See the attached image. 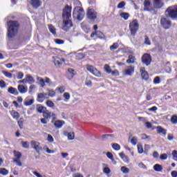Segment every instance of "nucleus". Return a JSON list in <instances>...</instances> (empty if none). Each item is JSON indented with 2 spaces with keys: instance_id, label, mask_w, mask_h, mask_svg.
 <instances>
[{
  "instance_id": "nucleus-1",
  "label": "nucleus",
  "mask_w": 177,
  "mask_h": 177,
  "mask_svg": "<svg viewBox=\"0 0 177 177\" xmlns=\"http://www.w3.org/2000/svg\"><path fill=\"white\" fill-rule=\"evenodd\" d=\"M63 19L62 30H64V31H68V30L73 27V22L71 21V8H70V7H67L64 10Z\"/></svg>"
},
{
  "instance_id": "nucleus-2",
  "label": "nucleus",
  "mask_w": 177,
  "mask_h": 177,
  "mask_svg": "<svg viewBox=\"0 0 177 177\" xmlns=\"http://www.w3.org/2000/svg\"><path fill=\"white\" fill-rule=\"evenodd\" d=\"M8 38H13L19 30V23L15 21H10L8 22Z\"/></svg>"
},
{
  "instance_id": "nucleus-3",
  "label": "nucleus",
  "mask_w": 177,
  "mask_h": 177,
  "mask_svg": "<svg viewBox=\"0 0 177 177\" xmlns=\"http://www.w3.org/2000/svg\"><path fill=\"white\" fill-rule=\"evenodd\" d=\"M84 16H85V11H84V9L80 8V7H75L73 10V17L75 19H77V20H82L84 19Z\"/></svg>"
},
{
  "instance_id": "nucleus-4",
  "label": "nucleus",
  "mask_w": 177,
  "mask_h": 177,
  "mask_svg": "<svg viewBox=\"0 0 177 177\" xmlns=\"http://www.w3.org/2000/svg\"><path fill=\"white\" fill-rule=\"evenodd\" d=\"M165 14L171 19H177V6L169 7L165 11Z\"/></svg>"
},
{
  "instance_id": "nucleus-5",
  "label": "nucleus",
  "mask_w": 177,
  "mask_h": 177,
  "mask_svg": "<svg viewBox=\"0 0 177 177\" xmlns=\"http://www.w3.org/2000/svg\"><path fill=\"white\" fill-rule=\"evenodd\" d=\"M129 30L131 32V35H136V33L139 30V23H138L136 19L129 24Z\"/></svg>"
},
{
  "instance_id": "nucleus-6",
  "label": "nucleus",
  "mask_w": 177,
  "mask_h": 177,
  "mask_svg": "<svg viewBox=\"0 0 177 177\" xmlns=\"http://www.w3.org/2000/svg\"><path fill=\"white\" fill-rule=\"evenodd\" d=\"M86 70L89 71V73H92L95 77H102V73L99 71L96 68L93 67L91 65H86Z\"/></svg>"
},
{
  "instance_id": "nucleus-7",
  "label": "nucleus",
  "mask_w": 177,
  "mask_h": 177,
  "mask_svg": "<svg viewBox=\"0 0 177 177\" xmlns=\"http://www.w3.org/2000/svg\"><path fill=\"white\" fill-rule=\"evenodd\" d=\"M135 73V67L132 66H127L125 67L124 70L122 71V75L124 76L131 77Z\"/></svg>"
},
{
  "instance_id": "nucleus-8",
  "label": "nucleus",
  "mask_w": 177,
  "mask_h": 177,
  "mask_svg": "<svg viewBox=\"0 0 177 177\" xmlns=\"http://www.w3.org/2000/svg\"><path fill=\"white\" fill-rule=\"evenodd\" d=\"M30 146L33 150L37 153V154H40L41 150H42V147L41 146V143L38 141H30Z\"/></svg>"
},
{
  "instance_id": "nucleus-9",
  "label": "nucleus",
  "mask_w": 177,
  "mask_h": 177,
  "mask_svg": "<svg viewBox=\"0 0 177 177\" xmlns=\"http://www.w3.org/2000/svg\"><path fill=\"white\" fill-rule=\"evenodd\" d=\"M142 62L145 66H150V63H151V55L147 53L144 54L142 57Z\"/></svg>"
},
{
  "instance_id": "nucleus-10",
  "label": "nucleus",
  "mask_w": 177,
  "mask_h": 177,
  "mask_svg": "<svg viewBox=\"0 0 177 177\" xmlns=\"http://www.w3.org/2000/svg\"><path fill=\"white\" fill-rule=\"evenodd\" d=\"M161 26L165 28V30H168V28H170L172 26V23L171 21L167 19V18H162L160 20Z\"/></svg>"
},
{
  "instance_id": "nucleus-11",
  "label": "nucleus",
  "mask_w": 177,
  "mask_h": 177,
  "mask_svg": "<svg viewBox=\"0 0 177 177\" xmlns=\"http://www.w3.org/2000/svg\"><path fill=\"white\" fill-rule=\"evenodd\" d=\"M53 61L56 67H60L62 64H64L66 60L63 58H59V57H53Z\"/></svg>"
},
{
  "instance_id": "nucleus-12",
  "label": "nucleus",
  "mask_w": 177,
  "mask_h": 177,
  "mask_svg": "<svg viewBox=\"0 0 177 177\" xmlns=\"http://www.w3.org/2000/svg\"><path fill=\"white\" fill-rule=\"evenodd\" d=\"M97 15V13L96 12V11H95V10L88 8L87 12V17L90 20H95V19H96Z\"/></svg>"
},
{
  "instance_id": "nucleus-13",
  "label": "nucleus",
  "mask_w": 177,
  "mask_h": 177,
  "mask_svg": "<svg viewBox=\"0 0 177 177\" xmlns=\"http://www.w3.org/2000/svg\"><path fill=\"white\" fill-rule=\"evenodd\" d=\"M153 5L156 9H160V8H162L164 3H162V0H153Z\"/></svg>"
},
{
  "instance_id": "nucleus-14",
  "label": "nucleus",
  "mask_w": 177,
  "mask_h": 177,
  "mask_svg": "<svg viewBox=\"0 0 177 177\" xmlns=\"http://www.w3.org/2000/svg\"><path fill=\"white\" fill-rule=\"evenodd\" d=\"M44 117H45V118H56V114H55L53 112H50L49 111H46L44 112Z\"/></svg>"
},
{
  "instance_id": "nucleus-15",
  "label": "nucleus",
  "mask_w": 177,
  "mask_h": 177,
  "mask_svg": "<svg viewBox=\"0 0 177 177\" xmlns=\"http://www.w3.org/2000/svg\"><path fill=\"white\" fill-rule=\"evenodd\" d=\"M140 71L141 73V77L142 80H145V81H147V80H149V73L146 72L145 68H140Z\"/></svg>"
},
{
  "instance_id": "nucleus-16",
  "label": "nucleus",
  "mask_w": 177,
  "mask_h": 177,
  "mask_svg": "<svg viewBox=\"0 0 177 177\" xmlns=\"http://www.w3.org/2000/svg\"><path fill=\"white\" fill-rule=\"evenodd\" d=\"M119 156L126 164H129V157L125 155L123 152L119 153Z\"/></svg>"
},
{
  "instance_id": "nucleus-17",
  "label": "nucleus",
  "mask_w": 177,
  "mask_h": 177,
  "mask_svg": "<svg viewBox=\"0 0 177 177\" xmlns=\"http://www.w3.org/2000/svg\"><path fill=\"white\" fill-rule=\"evenodd\" d=\"M17 88L20 93H27V91H28V88L27 86L21 84L18 85Z\"/></svg>"
},
{
  "instance_id": "nucleus-18",
  "label": "nucleus",
  "mask_w": 177,
  "mask_h": 177,
  "mask_svg": "<svg viewBox=\"0 0 177 177\" xmlns=\"http://www.w3.org/2000/svg\"><path fill=\"white\" fill-rule=\"evenodd\" d=\"M36 109L37 113H40V114H42V113L44 114L45 112L46 111V107L43 106L41 104L37 105Z\"/></svg>"
},
{
  "instance_id": "nucleus-19",
  "label": "nucleus",
  "mask_w": 177,
  "mask_h": 177,
  "mask_svg": "<svg viewBox=\"0 0 177 177\" xmlns=\"http://www.w3.org/2000/svg\"><path fill=\"white\" fill-rule=\"evenodd\" d=\"M8 92L11 95H15V96H17V95H19V91H17V88L12 86L8 88Z\"/></svg>"
},
{
  "instance_id": "nucleus-20",
  "label": "nucleus",
  "mask_w": 177,
  "mask_h": 177,
  "mask_svg": "<svg viewBox=\"0 0 177 177\" xmlns=\"http://www.w3.org/2000/svg\"><path fill=\"white\" fill-rule=\"evenodd\" d=\"M25 81L27 84V82H28V84H34V82H35V81L34 80V77H32V76H31V75H26L25 76Z\"/></svg>"
},
{
  "instance_id": "nucleus-21",
  "label": "nucleus",
  "mask_w": 177,
  "mask_h": 177,
  "mask_svg": "<svg viewBox=\"0 0 177 177\" xmlns=\"http://www.w3.org/2000/svg\"><path fill=\"white\" fill-rule=\"evenodd\" d=\"M31 5L35 8V9H37L41 6V1L39 0H31Z\"/></svg>"
},
{
  "instance_id": "nucleus-22",
  "label": "nucleus",
  "mask_w": 177,
  "mask_h": 177,
  "mask_svg": "<svg viewBox=\"0 0 177 177\" xmlns=\"http://www.w3.org/2000/svg\"><path fill=\"white\" fill-rule=\"evenodd\" d=\"M156 132L158 133H162L163 136L167 135V130L162 128L161 126H158L156 127Z\"/></svg>"
},
{
  "instance_id": "nucleus-23",
  "label": "nucleus",
  "mask_w": 177,
  "mask_h": 177,
  "mask_svg": "<svg viewBox=\"0 0 177 177\" xmlns=\"http://www.w3.org/2000/svg\"><path fill=\"white\" fill-rule=\"evenodd\" d=\"M144 10H150V8H151V3H150V0H145L144 1Z\"/></svg>"
},
{
  "instance_id": "nucleus-24",
  "label": "nucleus",
  "mask_w": 177,
  "mask_h": 177,
  "mask_svg": "<svg viewBox=\"0 0 177 177\" xmlns=\"http://www.w3.org/2000/svg\"><path fill=\"white\" fill-rule=\"evenodd\" d=\"M135 60H136V58H135V56L130 55H129V58L127 60V63L128 64H133V63H135Z\"/></svg>"
},
{
  "instance_id": "nucleus-25",
  "label": "nucleus",
  "mask_w": 177,
  "mask_h": 177,
  "mask_svg": "<svg viewBox=\"0 0 177 177\" xmlns=\"http://www.w3.org/2000/svg\"><path fill=\"white\" fill-rule=\"evenodd\" d=\"M140 138L142 140H146L147 142H150V140H151V137L150 136H147L146 133L141 134Z\"/></svg>"
},
{
  "instance_id": "nucleus-26",
  "label": "nucleus",
  "mask_w": 177,
  "mask_h": 177,
  "mask_svg": "<svg viewBox=\"0 0 177 177\" xmlns=\"http://www.w3.org/2000/svg\"><path fill=\"white\" fill-rule=\"evenodd\" d=\"M44 99H45V93H40L37 95V102L42 103V102H44Z\"/></svg>"
},
{
  "instance_id": "nucleus-27",
  "label": "nucleus",
  "mask_w": 177,
  "mask_h": 177,
  "mask_svg": "<svg viewBox=\"0 0 177 177\" xmlns=\"http://www.w3.org/2000/svg\"><path fill=\"white\" fill-rule=\"evenodd\" d=\"M68 77L69 80H72V78H74V75H75V73H74V70L73 68H68Z\"/></svg>"
},
{
  "instance_id": "nucleus-28",
  "label": "nucleus",
  "mask_w": 177,
  "mask_h": 177,
  "mask_svg": "<svg viewBox=\"0 0 177 177\" xmlns=\"http://www.w3.org/2000/svg\"><path fill=\"white\" fill-rule=\"evenodd\" d=\"M10 114L12 118H14L15 120H19V118H20V114L17 113L16 111H12Z\"/></svg>"
},
{
  "instance_id": "nucleus-29",
  "label": "nucleus",
  "mask_w": 177,
  "mask_h": 177,
  "mask_svg": "<svg viewBox=\"0 0 177 177\" xmlns=\"http://www.w3.org/2000/svg\"><path fill=\"white\" fill-rule=\"evenodd\" d=\"M54 125L56 127V128H62V127L64 125V122L62 120H57L55 122Z\"/></svg>"
},
{
  "instance_id": "nucleus-30",
  "label": "nucleus",
  "mask_w": 177,
  "mask_h": 177,
  "mask_svg": "<svg viewBox=\"0 0 177 177\" xmlns=\"http://www.w3.org/2000/svg\"><path fill=\"white\" fill-rule=\"evenodd\" d=\"M13 153H14V156L15 158L13 160H20V158H21V153L15 150L13 151Z\"/></svg>"
},
{
  "instance_id": "nucleus-31",
  "label": "nucleus",
  "mask_w": 177,
  "mask_h": 177,
  "mask_svg": "<svg viewBox=\"0 0 177 177\" xmlns=\"http://www.w3.org/2000/svg\"><path fill=\"white\" fill-rule=\"evenodd\" d=\"M104 70L105 71V73H106L107 74H111V67H110V65L109 64H105L104 66Z\"/></svg>"
},
{
  "instance_id": "nucleus-32",
  "label": "nucleus",
  "mask_w": 177,
  "mask_h": 177,
  "mask_svg": "<svg viewBox=\"0 0 177 177\" xmlns=\"http://www.w3.org/2000/svg\"><path fill=\"white\" fill-rule=\"evenodd\" d=\"M85 84L88 87L92 86V77H87L86 79Z\"/></svg>"
},
{
  "instance_id": "nucleus-33",
  "label": "nucleus",
  "mask_w": 177,
  "mask_h": 177,
  "mask_svg": "<svg viewBox=\"0 0 177 177\" xmlns=\"http://www.w3.org/2000/svg\"><path fill=\"white\" fill-rule=\"evenodd\" d=\"M129 142H130L133 146H136L138 143V138L133 137L132 138L129 139Z\"/></svg>"
},
{
  "instance_id": "nucleus-34",
  "label": "nucleus",
  "mask_w": 177,
  "mask_h": 177,
  "mask_svg": "<svg viewBox=\"0 0 177 177\" xmlns=\"http://www.w3.org/2000/svg\"><path fill=\"white\" fill-rule=\"evenodd\" d=\"M9 174V170L6 168H0V175H3V176H6Z\"/></svg>"
},
{
  "instance_id": "nucleus-35",
  "label": "nucleus",
  "mask_w": 177,
  "mask_h": 177,
  "mask_svg": "<svg viewBox=\"0 0 177 177\" xmlns=\"http://www.w3.org/2000/svg\"><path fill=\"white\" fill-rule=\"evenodd\" d=\"M48 30L51 34L56 35V28L52 25H48Z\"/></svg>"
},
{
  "instance_id": "nucleus-36",
  "label": "nucleus",
  "mask_w": 177,
  "mask_h": 177,
  "mask_svg": "<svg viewBox=\"0 0 177 177\" xmlns=\"http://www.w3.org/2000/svg\"><path fill=\"white\" fill-rule=\"evenodd\" d=\"M153 169L157 172H160V171H162V166H161L160 165L156 164L153 166Z\"/></svg>"
},
{
  "instance_id": "nucleus-37",
  "label": "nucleus",
  "mask_w": 177,
  "mask_h": 177,
  "mask_svg": "<svg viewBox=\"0 0 177 177\" xmlns=\"http://www.w3.org/2000/svg\"><path fill=\"white\" fill-rule=\"evenodd\" d=\"M138 154H143V145L140 144L137 145Z\"/></svg>"
},
{
  "instance_id": "nucleus-38",
  "label": "nucleus",
  "mask_w": 177,
  "mask_h": 177,
  "mask_svg": "<svg viewBox=\"0 0 177 177\" xmlns=\"http://www.w3.org/2000/svg\"><path fill=\"white\" fill-rule=\"evenodd\" d=\"M67 137L68 140H74V138H75V134L74 132H69L67 134Z\"/></svg>"
},
{
  "instance_id": "nucleus-39",
  "label": "nucleus",
  "mask_w": 177,
  "mask_h": 177,
  "mask_svg": "<svg viewBox=\"0 0 177 177\" xmlns=\"http://www.w3.org/2000/svg\"><path fill=\"white\" fill-rule=\"evenodd\" d=\"M112 149H113V150H115L116 151H118L121 150V146H120V145L117 143H113L112 144Z\"/></svg>"
},
{
  "instance_id": "nucleus-40",
  "label": "nucleus",
  "mask_w": 177,
  "mask_h": 177,
  "mask_svg": "<svg viewBox=\"0 0 177 177\" xmlns=\"http://www.w3.org/2000/svg\"><path fill=\"white\" fill-rule=\"evenodd\" d=\"M120 17H122V19H124V20H128V18L129 17V14L128 12H122L120 13Z\"/></svg>"
},
{
  "instance_id": "nucleus-41",
  "label": "nucleus",
  "mask_w": 177,
  "mask_h": 177,
  "mask_svg": "<svg viewBox=\"0 0 177 177\" xmlns=\"http://www.w3.org/2000/svg\"><path fill=\"white\" fill-rule=\"evenodd\" d=\"M73 3L75 8H81L82 6L81 1L79 0H73Z\"/></svg>"
},
{
  "instance_id": "nucleus-42",
  "label": "nucleus",
  "mask_w": 177,
  "mask_h": 177,
  "mask_svg": "<svg viewBox=\"0 0 177 177\" xmlns=\"http://www.w3.org/2000/svg\"><path fill=\"white\" fill-rule=\"evenodd\" d=\"M120 171L123 173V174H129V168L125 167V166H122L120 168Z\"/></svg>"
},
{
  "instance_id": "nucleus-43",
  "label": "nucleus",
  "mask_w": 177,
  "mask_h": 177,
  "mask_svg": "<svg viewBox=\"0 0 177 177\" xmlns=\"http://www.w3.org/2000/svg\"><path fill=\"white\" fill-rule=\"evenodd\" d=\"M3 75H5V77H6L7 78H12L13 77V75L11 73H9L8 71H2Z\"/></svg>"
},
{
  "instance_id": "nucleus-44",
  "label": "nucleus",
  "mask_w": 177,
  "mask_h": 177,
  "mask_svg": "<svg viewBox=\"0 0 177 177\" xmlns=\"http://www.w3.org/2000/svg\"><path fill=\"white\" fill-rule=\"evenodd\" d=\"M46 106H48V107H50L51 109L55 107V103H53V102H52L50 100H48L46 102Z\"/></svg>"
},
{
  "instance_id": "nucleus-45",
  "label": "nucleus",
  "mask_w": 177,
  "mask_h": 177,
  "mask_svg": "<svg viewBox=\"0 0 177 177\" xmlns=\"http://www.w3.org/2000/svg\"><path fill=\"white\" fill-rule=\"evenodd\" d=\"M76 58L78 59V60H82V59H84L85 58V54L84 53H77L76 55Z\"/></svg>"
},
{
  "instance_id": "nucleus-46",
  "label": "nucleus",
  "mask_w": 177,
  "mask_h": 177,
  "mask_svg": "<svg viewBox=\"0 0 177 177\" xmlns=\"http://www.w3.org/2000/svg\"><path fill=\"white\" fill-rule=\"evenodd\" d=\"M44 150H45V151H46V153H48V154L55 153V151H53L52 149H49V148L47 146L44 147Z\"/></svg>"
},
{
  "instance_id": "nucleus-47",
  "label": "nucleus",
  "mask_w": 177,
  "mask_h": 177,
  "mask_svg": "<svg viewBox=\"0 0 177 177\" xmlns=\"http://www.w3.org/2000/svg\"><path fill=\"white\" fill-rule=\"evenodd\" d=\"M39 80V84L40 85V86L41 88H44L45 87V80H44V79L42 78H38Z\"/></svg>"
},
{
  "instance_id": "nucleus-48",
  "label": "nucleus",
  "mask_w": 177,
  "mask_h": 177,
  "mask_svg": "<svg viewBox=\"0 0 177 177\" xmlns=\"http://www.w3.org/2000/svg\"><path fill=\"white\" fill-rule=\"evenodd\" d=\"M116 49H118V44L114 43L113 45L110 46V50H115Z\"/></svg>"
},
{
  "instance_id": "nucleus-49",
  "label": "nucleus",
  "mask_w": 177,
  "mask_h": 177,
  "mask_svg": "<svg viewBox=\"0 0 177 177\" xmlns=\"http://www.w3.org/2000/svg\"><path fill=\"white\" fill-rule=\"evenodd\" d=\"M32 103H34V100H25L24 102V104H25V106H31Z\"/></svg>"
},
{
  "instance_id": "nucleus-50",
  "label": "nucleus",
  "mask_w": 177,
  "mask_h": 177,
  "mask_svg": "<svg viewBox=\"0 0 177 177\" xmlns=\"http://www.w3.org/2000/svg\"><path fill=\"white\" fill-rule=\"evenodd\" d=\"M111 74L113 77H118L120 75V72L118 70L111 71Z\"/></svg>"
},
{
  "instance_id": "nucleus-51",
  "label": "nucleus",
  "mask_w": 177,
  "mask_h": 177,
  "mask_svg": "<svg viewBox=\"0 0 177 177\" xmlns=\"http://www.w3.org/2000/svg\"><path fill=\"white\" fill-rule=\"evenodd\" d=\"M21 145H22V147H24V149L30 148V144L28 143V142L22 141Z\"/></svg>"
},
{
  "instance_id": "nucleus-52",
  "label": "nucleus",
  "mask_w": 177,
  "mask_h": 177,
  "mask_svg": "<svg viewBox=\"0 0 177 177\" xmlns=\"http://www.w3.org/2000/svg\"><path fill=\"white\" fill-rule=\"evenodd\" d=\"M95 35H97V37H99V35H103V33L102 32L95 31V32L91 33V38H93L95 37Z\"/></svg>"
},
{
  "instance_id": "nucleus-53",
  "label": "nucleus",
  "mask_w": 177,
  "mask_h": 177,
  "mask_svg": "<svg viewBox=\"0 0 177 177\" xmlns=\"http://www.w3.org/2000/svg\"><path fill=\"white\" fill-rule=\"evenodd\" d=\"M24 77V73H23V72H19L17 73V80H23Z\"/></svg>"
},
{
  "instance_id": "nucleus-54",
  "label": "nucleus",
  "mask_w": 177,
  "mask_h": 177,
  "mask_svg": "<svg viewBox=\"0 0 177 177\" xmlns=\"http://www.w3.org/2000/svg\"><path fill=\"white\" fill-rule=\"evenodd\" d=\"M54 41L57 45H63L64 44V40L60 39H55Z\"/></svg>"
},
{
  "instance_id": "nucleus-55",
  "label": "nucleus",
  "mask_w": 177,
  "mask_h": 177,
  "mask_svg": "<svg viewBox=\"0 0 177 177\" xmlns=\"http://www.w3.org/2000/svg\"><path fill=\"white\" fill-rule=\"evenodd\" d=\"M64 99H65V102H67L68 100H70V93H64L63 95Z\"/></svg>"
},
{
  "instance_id": "nucleus-56",
  "label": "nucleus",
  "mask_w": 177,
  "mask_h": 177,
  "mask_svg": "<svg viewBox=\"0 0 177 177\" xmlns=\"http://www.w3.org/2000/svg\"><path fill=\"white\" fill-rule=\"evenodd\" d=\"M48 96H50V97H54V96H56V93L53 90H49Z\"/></svg>"
},
{
  "instance_id": "nucleus-57",
  "label": "nucleus",
  "mask_w": 177,
  "mask_h": 177,
  "mask_svg": "<svg viewBox=\"0 0 177 177\" xmlns=\"http://www.w3.org/2000/svg\"><path fill=\"white\" fill-rule=\"evenodd\" d=\"M171 122H172L174 124H177V115H173L171 118Z\"/></svg>"
},
{
  "instance_id": "nucleus-58",
  "label": "nucleus",
  "mask_w": 177,
  "mask_h": 177,
  "mask_svg": "<svg viewBox=\"0 0 177 177\" xmlns=\"http://www.w3.org/2000/svg\"><path fill=\"white\" fill-rule=\"evenodd\" d=\"M106 156L109 158V160H111V161H114V156H113L111 152H107Z\"/></svg>"
},
{
  "instance_id": "nucleus-59",
  "label": "nucleus",
  "mask_w": 177,
  "mask_h": 177,
  "mask_svg": "<svg viewBox=\"0 0 177 177\" xmlns=\"http://www.w3.org/2000/svg\"><path fill=\"white\" fill-rule=\"evenodd\" d=\"M13 161L14 162H16L18 167H21L23 165V163H21V161H20V159H13Z\"/></svg>"
},
{
  "instance_id": "nucleus-60",
  "label": "nucleus",
  "mask_w": 177,
  "mask_h": 177,
  "mask_svg": "<svg viewBox=\"0 0 177 177\" xmlns=\"http://www.w3.org/2000/svg\"><path fill=\"white\" fill-rule=\"evenodd\" d=\"M103 172H104V174L109 175V174H110V172H111V171L110 170V168H109L108 167H106L103 169Z\"/></svg>"
},
{
  "instance_id": "nucleus-61",
  "label": "nucleus",
  "mask_w": 177,
  "mask_h": 177,
  "mask_svg": "<svg viewBox=\"0 0 177 177\" xmlns=\"http://www.w3.org/2000/svg\"><path fill=\"white\" fill-rule=\"evenodd\" d=\"M171 154L173 156V160H174V161H177V151L174 150Z\"/></svg>"
},
{
  "instance_id": "nucleus-62",
  "label": "nucleus",
  "mask_w": 177,
  "mask_h": 177,
  "mask_svg": "<svg viewBox=\"0 0 177 177\" xmlns=\"http://www.w3.org/2000/svg\"><path fill=\"white\" fill-rule=\"evenodd\" d=\"M144 43L146 45H151V42H150V39H149V37L145 36V41Z\"/></svg>"
},
{
  "instance_id": "nucleus-63",
  "label": "nucleus",
  "mask_w": 177,
  "mask_h": 177,
  "mask_svg": "<svg viewBox=\"0 0 177 177\" xmlns=\"http://www.w3.org/2000/svg\"><path fill=\"white\" fill-rule=\"evenodd\" d=\"M57 89L59 93H63V92L66 91V88L64 86L58 87Z\"/></svg>"
},
{
  "instance_id": "nucleus-64",
  "label": "nucleus",
  "mask_w": 177,
  "mask_h": 177,
  "mask_svg": "<svg viewBox=\"0 0 177 177\" xmlns=\"http://www.w3.org/2000/svg\"><path fill=\"white\" fill-rule=\"evenodd\" d=\"M160 82H161V80H160V77H156L153 80V84H160Z\"/></svg>"
}]
</instances>
